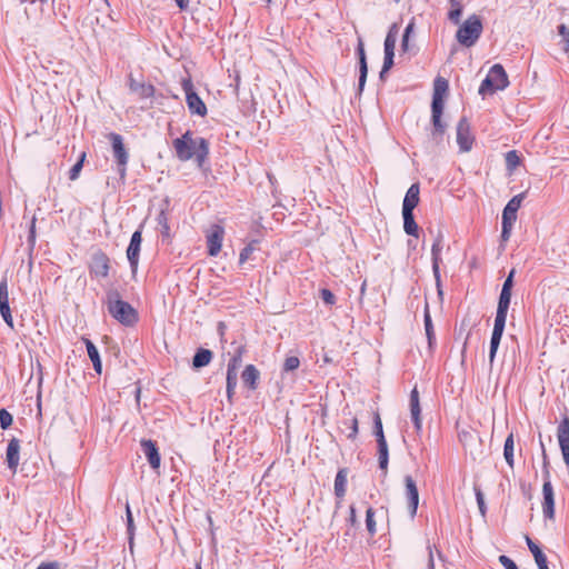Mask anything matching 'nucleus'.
<instances>
[{
  "label": "nucleus",
  "instance_id": "a211bd4d",
  "mask_svg": "<svg viewBox=\"0 0 569 569\" xmlns=\"http://www.w3.org/2000/svg\"><path fill=\"white\" fill-rule=\"evenodd\" d=\"M488 77L497 90H503L509 84L508 76L501 64H493L489 70Z\"/></svg>",
  "mask_w": 569,
  "mask_h": 569
},
{
  "label": "nucleus",
  "instance_id": "20e7f679",
  "mask_svg": "<svg viewBox=\"0 0 569 569\" xmlns=\"http://www.w3.org/2000/svg\"><path fill=\"white\" fill-rule=\"evenodd\" d=\"M108 139L112 147V153L117 162V171L121 179L126 178L127 173V164L129 161V152L123 143V138L121 134L116 132H110Z\"/></svg>",
  "mask_w": 569,
  "mask_h": 569
},
{
  "label": "nucleus",
  "instance_id": "680f3d73",
  "mask_svg": "<svg viewBox=\"0 0 569 569\" xmlns=\"http://www.w3.org/2000/svg\"><path fill=\"white\" fill-rule=\"evenodd\" d=\"M37 569H60L59 563L53 562H42Z\"/></svg>",
  "mask_w": 569,
  "mask_h": 569
},
{
  "label": "nucleus",
  "instance_id": "ddd939ff",
  "mask_svg": "<svg viewBox=\"0 0 569 569\" xmlns=\"http://www.w3.org/2000/svg\"><path fill=\"white\" fill-rule=\"evenodd\" d=\"M406 496L408 500V508L411 518L417 515L419 505V492L413 478L409 475L405 477Z\"/></svg>",
  "mask_w": 569,
  "mask_h": 569
},
{
  "label": "nucleus",
  "instance_id": "bb28decb",
  "mask_svg": "<svg viewBox=\"0 0 569 569\" xmlns=\"http://www.w3.org/2000/svg\"><path fill=\"white\" fill-rule=\"evenodd\" d=\"M260 377L259 370L253 365L246 366L244 370L242 371L241 378L246 386L249 387L251 390L257 389V381Z\"/></svg>",
  "mask_w": 569,
  "mask_h": 569
},
{
  "label": "nucleus",
  "instance_id": "37998d69",
  "mask_svg": "<svg viewBox=\"0 0 569 569\" xmlns=\"http://www.w3.org/2000/svg\"><path fill=\"white\" fill-rule=\"evenodd\" d=\"M373 433L376 436L377 441H385L386 440L385 433H383V429H382V422H381V418H380L379 413L375 415V419H373Z\"/></svg>",
  "mask_w": 569,
  "mask_h": 569
},
{
  "label": "nucleus",
  "instance_id": "72a5a7b5",
  "mask_svg": "<svg viewBox=\"0 0 569 569\" xmlns=\"http://www.w3.org/2000/svg\"><path fill=\"white\" fill-rule=\"evenodd\" d=\"M378 443V461H379V468L385 471V475L387 473L388 469V462H389V450H388V443L387 440L385 441H377Z\"/></svg>",
  "mask_w": 569,
  "mask_h": 569
},
{
  "label": "nucleus",
  "instance_id": "9d476101",
  "mask_svg": "<svg viewBox=\"0 0 569 569\" xmlns=\"http://www.w3.org/2000/svg\"><path fill=\"white\" fill-rule=\"evenodd\" d=\"M142 242V232L141 230H136L130 239V243L127 249V258L131 268L132 273L134 274L139 264V256Z\"/></svg>",
  "mask_w": 569,
  "mask_h": 569
},
{
  "label": "nucleus",
  "instance_id": "c9c22d12",
  "mask_svg": "<svg viewBox=\"0 0 569 569\" xmlns=\"http://www.w3.org/2000/svg\"><path fill=\"white\" fill-rule=\"evenodd\" d=\"M449 3H450V10L448 12V19L452 23L458 24L460 22L463 7H462L460 0H449Z\"/></svg>",
  "mask_w": 569,
  "mask_h": 569
},
{
  "label": "nucleus",
  "instance_id": "1a4fd4ad",
  "mask_svg": "<svg viewBox=\"0 0 569 569\" xmlns=\"http://www.w3.org/2000/svg\"><path fill=\"white\" fill-rule=\"evenodd\" d=\"M457 143L462 152H468L472 148L473 137L466 117H462L457 124Z\"/></svg>",
  "mask_w": 569,
  "mask_h": 569
},
{
  "label": "nucleus",
  "instance_id": "58836bf2",
  "mask_svg": "<svg viewBox=\"0 0 569 569\" xmlns=\"http://www.w3.org/2000/svg\"><path fill=\"white\" fill-rule=\"evenodd\" d=\"M157 222L160 227V232L162 237L169 238L170 237V227H169V219L166 211L161 210L159 214L157 216Z\"/></svg>",
  "mask_w": 569,
  "mask_h": 569
},
{
  "label": "nucleus",
  "instance_id": "3c124183",
  "mask_svg": "<svg viewBox=\"0 0 569 569\" xmlns=\"http://www.w3.org/2000/svg\"><path fill=\"white\" fill-rule=\"evenodd\" d=\"M116 301H123L118 290L110 289L107 292V307H113Z\"/></svg>",
  "mask_w": 569,
  "mask_h": 569
},
{
  "label": "nucleus",
  "instance_id": "7ed1b4c3",
  "mask_svg": "<svg viewBox=\"0 0 569 569\" xmlns=\"http://www.w3.org/2000/svg\"><path fill=\"white\" fill-rule=\"evenodd\" d=\"M483 30L482 20L477 14L469 16L456 33L457 41L467 48L476 44Z\"/></svg>",
  "mask_w": 569,
  "mask_h": 569
},
{
  "label": "nucleus",
  "instance_id": "6e6d98bb",
  "mask_svg": "<svg viewBox=\"0 0 569 569\" xmlns=\"http://www.w3.org/2000/svg\"><path fill=\"white\" fill-rule=\"evenodd\" d=\"M499 562L505 567V569H519L515 561L510 559L508 556H500Z\"/></svg>",
  "mask_w": 569,
  "mask_h": 569
},
{
  "label": "nucleus",
  "instance_id": "69168bd1",
  "mask_svg": "<svg viewBox=\"0 0 569 569\" xmlns=\"http://www.w3.org/2000/svg\"><path fill=\"white\" fill-rule=\"evenodd\" d=\"M428 550H429L428 569H435V560H433V552H432L431 546H428Z\"/></svg>",
  "mask_w": 569,
  "mask_h": 569
},
{
  "label": "nucleus",
  "instance_id": "774afa93",
  "mask_svg": "<svg viewBox=\"0 0 569 569\" xmlns=\"http://www.w3.org/2000/svg\"><path fill=\"white\" fill-rule=\"evenodd\" d=\"M387 34H391V36H393V38H396V39H397V34H398V24H397V23H393V24L390 27V29H389V31H388V33H387Z\"/></svg>",
  "mask_w": 569,
  "mask_h": 569
},
{
  "label": "nucleus",
  "instance_id": "6ab92c4d",
  "mask_svg": "<svg viewBox=\"0 0 569 569\" xmlns=\"http://www.w3.org/2000/svg\"><path fill=\"white\" fill-rule=\"evenodd\" d=\"M448 89H449V83L445 78H442V77L436 78L435 83H433L431 107H445L443 97L446 96Z\"/></svg>",
  "mask_w": 569,
  "mask_h": 569
},
{
  "label": "nucleus",
  "instance_id": "2eb2a0df",
  "mask_svg": "<svg viewBox=\"0 0 569 569\" xmlns=\"http://www.w3.org/2000/svg\"><path fill=\"white\" fill-rule=\"evenodd\" d=\"M0 313L4 320V322L13 329V319L9 306V293H8V284L7 280H2L0 282Z\"/></svg>",
  "mask_w": 569,
  "mask_h": 569
},
{
  "label": "nucleus",
  "instance_id": "dca6fc26",
  "mask_svg": "<svg viewBox=\"0 0 569 569\" xmlns=\"http://www.w3.org/2000/svg\"><path fill=\"white\" fill-rule=\"evenodd\" d=\"M542 512L543 516L548 519H552L555 516V495L551 481H543L542 486Z\"/></svg>",
  "mask_w": 569,
  "mask_h": 569
},
{
  "label": "nucleus",
  "instance_id": "13d9d810",
  "mask_svg": "<svg viewBox=\"0 0 569 569\" xmlns=\"http://www.w3.org/2000/svg\"><path fill=\"white\" fill-rule=\"evenodd\" d=\"M513 224L502 221L501 239L503 241L509 240Z\"/></svg>",
  "mask_w": 569,
  "mask_h": 569
},
{
  "label": "nucleus",
  "instance_id": "473e14b6",
  "mask_svg": "<svg viewBox=\"0 0 569 569\" xmlns=\"http://www.w3.org/2000/svg\"><path fill=\"white\" fill-rule=\"evenodd\" d=\"M403 230L407 234L418 237L419 227L415 221L413 212L402 211Z\"/></svg>",
  "mask_w": 569,
  "mask_h": 569
},
{
  "label": "nucleus",
  "instance_id": "2f4dec72",
  "mask_svg": "<svg viewBox=\"0 0 569 569\" xmlns=\"http://www.w3.org/2000/svg\"><path fill=\"white\" fill-rule=\"evenodd\" d=\"M244 351H246L244 347L241 345H238L234 347L233 355L231 356V358L228 362L227 371L238 372V369L242 365V357H243Z\"/></svg>",
  "mask_w": 569,
  "mask_h": 569
},
{
  "label": "nucleus",
  "instance_id": "864d4df0",
  "mask_svg": "<svg viewBox=\"0 0 569 569\" xmlns=\"http://www.w3.org/2000/svg\"><path fill=\"white\" fill-rule=\"evenodd\" d=\"M320 297L327 305H333L336 302V297L329 289H321Z\"/></svg>",
  "mask_w": 569,
  "mask_h": 569
},
{
  "label": "nucleus",
  "instance_id": "c85d7f7f",
  "mask_svg": "<svg viewBox=\"0 0 569 569\" xmlns=\"http://www.w3.org/2000/svg\"><path fill=\"white\" fill-rule=\"evenodd\" d=\"M348 469L341 468L338 470L335 478V495L337 498L342 499L346 495Z\"/></svg>",
  "mask_w": 569,
  "mask_h": 569
},
{
  "label": "nucleus",
  "instance_id": "79ce46f5",
  "mask_svg": "<svg viewBox=\"0 0 569 569\" xmlns=\"http://www.w3.org/2000/svg\"><path fill=\"white\" fill-rule=\"evenodd\" d=\"M366 527L370 536H375L377 532L376 521H375V510L369 507L366 511Z\"/></svg>",
  "mask_w": 569,
  "mask_h": 569
},
{
  "label": "nucleus",
  "instance_id": "4d7b16f0",
  "mask_svg": "<svg viewBox=\"0 0 569 569\" xmlns=\"http://www.w3.org/2000/svg\"><path fill=\"white\" fill-rule=\"evenodd\" d=\"M28 242L32 249L36 243V218L34 217L32 218L31 223H30Z\"/></svg>",
  "mask_w": 569,
  "mask_h": 569
},
{
  "label": "nucleus",
  "instance_id": "a18cd8bd",
  "mask_svg": "<svg viewBox=\"0 0 569 569\" xmlns=\"http://www.w3.org/2000/svg\"><path fill=\"white\" fill-rule=\"evenodd\" d=\"M300 366V360L298 357H295V356H291V357H288L286 358L284 362H283V371L284 372H290V371H293L296 369H298Z\"/></svg>",
  "mask_w": 569,
  "mask_h": 569
},
{
  "label": "nucleus",
  "instance_id": "ea45409f",
  "mask_svg": "<svg viewBox=\"0 0 569 569\" xmlns=\"http://www.w3.org/2000/svg\"><path fill=\"white\" fill-rule=\"evenodd\" d=\"M238 382V372L227 371V397L231 400Z\"/></svg>",
  "mask_w": 569,
  "mask_h": 569
},
{
  "label": "nucleus",
  "instance_id": "338daca9",
  "mask_svg": "<svg viewBox=\"0 0 569 569\" xmlns=\"http://www.w3.org/2000/svg\"><path fill=\"white\" fill-rule=\"evenodd\" d=\"M401 49H402L403 52L409 50V38L402 36Z\"/></svg>",
  "mask_w": 569,
  "mask_h": 569
},
{
  "label": "nucleus",
  "instance_id": "5fc2aeb1",
  "mask_svg": "<svg viewBox=\"0 0 569 569\" xmlns=\"http://www.w3.org/2000/svg\"><path fill=\"white\" fill-rule=\"evenodd\" d=\"M397 39L391 34H387L385 39V52H395Z\"/></svg>",
  "mask_w": 569,
  "mask_h": 569
},
{
  "label": "nucleus",
  "instance_id": "e433bc0d",
  "mask_svg": "<svg viewBox=\"0 0 569 569\" xmlns=\"http://www.w3.org/2000/svg\"><path fill=\"white\" fill-rule=\"evenodd\" d=\"M539 438H540V448H541V456H542L543 481H551L550 480V461H549V457L547 455V450H546L545 443L541 440V435H539Z\"/></svg>",
  "mask_w": 569,
  "mask_h": 569
},
{
  "label": "nucleus",
  "instance_id": "5701e85b",
  "mask_svg": "<svg viewBox=\"0 0 569 569\" xmlns=\"http://www.w3.org/2000/svg\"><path fill=\"white\" fill-rule=\"evenodd\" d=\"M419 193L420 188L418 183H412L409 189L407 190V193L405 196L403 202H402V211H410L413 212L415 208L419 203Z\"/></svg>",
  "mask_w": 569,
  "mask_h": 569
},
{
  "label": "nucleus",
  "instance_id": "49530a36",
  "mask_svg": "<svg viewBox=\"0 0 569 569\" xmlns=\"http://www.w3.org/2000/svg\"><path fill=\"white\" fill-rule=\"evenodd\" d=\"M12 415L7 409H0V427L6 430L12 425Z\"/></svg>",
  "mask_w": 569,
  "mask_h": 569
},
{
  "label": "nucleus",
  "instance_id": "6e6552de",
  "mask_svg": "<svg viewBox=\"0 0 569 569\" xmlns=\"http://www.w3.org/2000/svg\"><path fill=\"white\" fill-rule=\"evenodd\" d=\"M89 270L93 277L107 278L110 270L109 257L102 250H97L91 257Z\"/></svg>",
  "mask_w": 569,
  "mask_h": 569
},
{
  "label": "nucleus",
  "instance_id": "4be33fe9",
  "mask_svg": "<svg viewBox=\"0 0 569 569\" xmlns=\"http://www.w3.org/2000/svg\"><path fill=\"white\" fill-rule=\"evenodd\" d=\"M410 412L411 418L415 425V428L417 431L421 430L422 422H421V409H420V402H419V392L417 390V387H415L410 392Z\"/></svg>",
  "mask_w": 569,
  "mask_h": 569
},
{
  "label": "nucleus",
  "instance_id": "e2e57ef3",
  "mask_svg": "<svg viewBox=\"0 0 569 569\" xmlns=\"http://www.w3.org/2000/svg\"><path fill=\"white\" fill-rule=\"evenodd\" d=\"M413 29H415V22H413V20H411V21L408 23V26L406 27L405 32H403V34H402V36H403V37H407V38H409V39H410V36H411V33L413 32Z\"/></svg>",
  "mask_w": 569,
  "mask_h": 569
},
{
  "label": "nucleus",
  "instance_id": "c756f323",
  "mask_svg": "<svg viewBox=\"0 0 569 569\" xmlns=\"http://www.w3.org/2000/svg\"><path fill=\"white\" fill-rule=\"evenodd\" d=\"M84 343H86L88 356L93 365L96 372L101 373L102 363H101L100 355H99L97 347L89 339H84Z\"/></svg>",
  "mask_w": 569,
  "mask_h": 569
},
{
  "label": "nucleus",
  "instance_id": "4468645a",
  "mask_svg": "<svg viewBox=\"0 0 569 569\" xmlns=\"http://www.w3.org/2000/svg\"><path fill=\"white\" fill-rule=\"evenodd\" d=\"M526 197V192H521L512 197L506 204L502 211V221L515 224L517 220V212L521 207V202Z\"/></svg>",
  "mask_w": 569,
  "mask_h": 569
},
{
  "label": "nucleus",
  "instance_id": "393cba45",
  "mask_svg": "<svg viewBox=\"0 0 569 569\" xmlns=\"http://www.w3.org/2000/svg\"><path fill=\"white\" fill-rule=\"evenodd\" d=\"M129 88L132 92L139 94L140 98H151L154 94V87L152 84L137 81L132 74L129 76Z\"/></svg>",
  "mask_w": 569,
  "mask_h": 569
},
{
  "label": "nucleus",
  "instance_id": "bf43d9fd",
  "mask_svg": "<svg viewBox=\"0 0 569 569\" xmlns=\"http://www.w3.org/2000/svg\"><path fill=\"white\" fill-rule=\"evenodd\" d=\"M358 419L357 418H352L351 421H350V432L348 433V438L349 439H356L357 435H358Z\"/></svg>",
  "mask_w": 569,
  "mask_h": 569
},
{
  "label": "nucleus",
  "instance_id": "0e129e2a",
  "mask_svg": "<svg viewBox=\"0 0 569 569\" xmlns=\"http://www.w3.org/2000/svg\"><path fill=\"white\" fill-rule=\"evenodd\" d=\"M349 522L351 526H355L358 523L357 516H356V509L353 506H350Z\"/></svg>",
  "mask_w": 569,
  "mask_h": 569
},
{
  "label": "nucleus",
  "instance_id": "7c9ffc66",
  "mask_svg": "<svg viewBox=\"0 0 569 569\" xmlns=\"http://www.w3.org/2000/svg\"><path fill=\"white\" fill-rule=\"evenodd\" d=\"M212 359V352L209 349L200 348L197 350L192 359V367L199 369L210 363Z\"/></svg>",
  "mask_w": 569,
  "mask_h": 569
},
{
  "label": "nucleus",
  "instance_id": "f704fd0d",
  "mask_svg": "<svg viewBox=\"0 0 569 569\" xmlns=\"http://www.w3.org/2000/svg\"><path fill=\"white\" fill-rule=\"evenodd\" d=\"M513 451H515V441H513V435L510 433L506 440L503 446V456L506 459V462L510 468H513L515 460H513Z\"/></svg>",
  "mask_w": 569,
  "mask_h": 569
},
{
  "label": "nucleus",
  "instance_id": "8fccbe9b",
  "mask_svg": "<svg viewBox=\"0 0 569 569\" xmlns=\"http://www.w3.org/2000/svg\"><path fill=\"white\" fill-rule=\"evenodd\" d=\"M475 493H476V499H477V505H478L479 511H480L481 516H485L487 508H486L483 493H482L481 489L478 487H475Z\"/></svg>",
  "mask_w": 569,
  "mask_h": 569
},
{
  "label": "nucleus",
  "instance_id": "f03ea898",
  "mask_svg": "<svg viewBox=\"0 0 569 569\" xmlns=\"http://www.w3.org/2000/svg\"><path fill=\"white\" fill-rule=\"evenodd\" d=\"M176 157L180 161L194 158L197 166L202 168L209 156V142L204 138H193V133L187 130L181 137L172 141Z\"/></svg>",
  "mask_w": 569,
  "mask_h": 569
},
{
  "label": "nucleus",
  "instance_id": "0eeeda50",
  "mask_svg": "<svg viewBox=\"0 0 569 569\" xmlns=\"http://www.w3.org/2000/svg\"><path fill=\"white\" fill-rule=\"evenodd\" d=\"M441 251H442V234H441V232H439L432 243L431 256H432V272H433V277H435V281H436L438 296L440 298L443 295L442 287H441V276H440Z\"/></svg>",
  "mask_w": 569,
  "mask_h": 569
},
{
  "label": "nucleus",
  "instance_id": "a878e982",
  "mask_svg": "<svg viewBox=\"0 0 569 569\" xmlns=\"http://www.w3.org/2000/svg\"><path fill=\"white\" fill-rule=\"evenodd\" d=\"M423 323H425V331H426L429 349H432L433 345L436 342V333H435L428 302H426V305H425Z\"/></svg>",
  "mask_w": 569,
  "mask_h": 569
},
{
  "label": "nucleus",
  "instance_id": "b1692460",
  "mask_svg": "<svg viewBox=\"0 0 569 569\" xmlns=\"http://www.w3.org/2000/svg\"><path fill=\"white\" fill-rule=\"evenodd\" d=\"M431 120L433 126L432 136L433 138L441 139L447 128L446 123H443L441 120L443 107H431Z\"/></svg>",
  "mask_w": 569,
  "mask_h": 569
},
{
  "label": "nucleus",
  "instance_id": "39448f33",
  "mask_svg": "<svg viewBox=\"0 0 569 569\" xmlns=\"http://www.w3.org/2000/svg\"><path fill=\"white\" fill-rule=\"evenodd\" d=\"M108 311L112 318L126 327H132L139 320L138 311L127 301H116Z\"/></svg>",
  "mask_w": 569,
  "mask_h": 569
},
{
  "label": "nucleus",
  "instance_id": "603ef678",
  "mask_svg": "<svg viewBox=\"0 0 569 569\" xmlns=\"http://www.w3.org/2000/svg\"><path fill=\"white\" fill-rule=\"evenodd\" d=\"M558 32L562 37L565 46L563 51L569 52V29L565 24L558 27Z\"/></svg>",
  "mask_w": 569,
  "mask_h": 569
},
{
  "label": "nucleus",
  "instance_id": "f8f14e48",
  "mask_svg": "<svg viewBox=\"0 0 569 569\" xmlns=\"http://www.w3.org/2000/svg\"><path fill=\"white\" fill-rule=\"evenodd\" d=\"M224 236L223 227L212 224L207 234L208 254L211 257L218 256L221 250L222 240Z\"/></svg>",
  "mask_w": 569,
  "mask_h": 569
},
{
  "label": "nucleus",
  "instance_id": "423d86ee",
  "mask_svg": "<svg viewBox=\"0 0 569 569\" xmlns=\"http://www.w3.org/2000/svg\"><path fill=\"white\" fill-rule=\"evenodd\" d=\"M182 89L186 93V102L189 111L192 114H197L199 117H204L207 114V107L202 99L198 96V93L193 89V83L190 78H184L181 81Z\"/></svg>",
  "mask_w": 569,
  "mask_h": 569
},
{
  "label": "nucleus",
  "instance_id": "4c0bfd02",
  "mask_svg": "<svg viewBox=\"0 0 569 569\" xmlns=\"http://www.w3.org/2000/svg\"><path fill=\"white\" fill-rule=\"evenodd\" d=\"M258 249V241L257 240H252L251 242H249L240 252V256H239V263L240 264H243L244 262H247L249 259H251V256L252 253Z\"/></svg>",
  "mask_w": 569,
  "mask_h": 569
},
{
  "label": "nucleus",
  "instance_id": "c03bdc74",
  "mask_svg": "<svg viewBox=\"0 0 569 569\" xmlns=\"http://www.w3.org/2000/svg\"><path fill=\"white\" fill-rule=\"evenodd\" d=\"M395 52H385L383 66L380 71V79H383L385 73L393 67Z\"/></svg>",
  "mask_w": 569,
  "mask_h": 569
},
{
  "label": "nucleus",
  "instance_id": "09e8293b",
  "mask_svg": "<svg viewBox=\"0 0 569 569\" xmlns=\"http://www.w3.org/2000/svg\"><path fill=\"white\" fill-rule=\"evenodd\" d=\"M495 91H497V89L495 88V86H493V83H492L491 79L487 76V77L482 80V82H481V84H480V87H479V93H480V94H485V93H487V92L493 93Z\"/></svg>",
  "mask_w": 569,
  "mask_h": 569
},
{
  "label": "nucleus",
  "instance_id": "aec40b11",
  "mask_svg": "<svg viewBox=\"0 0 569 569\" xmlns=\"http://www.w3.org/2000/svg\"><path fill=\"white\" fill-rule=\"evenodd\" d=\"M20 453V441L17 438H12L7 447V463L8 468L16 473L19 466Z\"/></svg>",
  "mask_w": 569,
  "mask_h": 569
},
{
  "label": "nucleus",
  "instance_id": "412c9836",
  "mask_svg": "<svg viewBox=\"0 0 569 569\" xmlns=\"http://www.w3.org/2000/svg\"><path fill=\"white\" fill-rule=\"evenodd\" d=\"M357 53L359 57V73H360L358 90H359V93H361L365 88V84L367 81V74H368L366 52H365V47H363V42L361 39H359V42H358Z\"/></svg>",
  "mask_w": 569,
  "mask_h": 569
},
{
  "label": "nucleus",
  "instance_id": "a19ab883",
  "mask_svg": "<svg viewBox=\"0 0 569 569\" xmlns=\"http://www.w3.org/2000/svg\"><path fill=\"white\" fill-rule=\"evenodd\" d=\"M505 159L507 169L510 171L515 170L520 163V158L516 150L508 151Z\"/></svg>",
  "mask_w": 569,
  "mask_h": 569
},
{
  "label": "nucleus",
  "instance_id": "9b49d317",
  "mask_svg": "<svg viewBox=\"0 0 569 569\" xmlns=\"http://www.w3.org/2000/svg\"><path fill=\"white\" fill-rule=\"evenodd\" d=\"M557 438L563 462L569 467V418L565 416L557 428Z\"/></svg>",
  "mask_w": 569,
  "mask_h": 569
},
{
  "label": "nucleus",
  "instance_id": "cd10ccee",
  "mask_svg": "<svg viewBox=\"0 0 569 569\" xmlns=\"http://www.w3.org/2000/svg\"><path fill=\"white\" fill-rule=\"evenodd\" d=\"M526 542H527L528 548H529V550L531 551V553H532V556L535 558V561H536L538 568L539 569H549L548 568V562H547V557L541 551L539 546L536 545L528 536L526 537Z\"/></svg>",
  "mask_w": 569,
  "mask_h": 569
},
{
  "label": "nucleus",
  "instance_id": "de8ad7c7",
  "mask_svg": "<svg viewBox=\"0 0 569 569\" xmlns=\"http://www.w3.org/2000/svg\"><path fill=\"white\" fill-rule=\"evenodd\" d=\"M84 157H86V154H84V153H82V156H81L80 160H79V161H77V162L72 166V168L70 169V171H69V179H70V180H76V179H78V177H79V174H80V171H81V169H82V167H83V160H84Z\"/></svg>",
  "mask_w": 569,
  "mask_h": 569
},
{
  "label": "nucleus",
  "instance_id": "f3484780",
  "mask_svg": "<svg viewBox=\"0 0 569 569\" xmlns=\"http://www.w3.org/2000/svg\"><path fill=\"white\" fill-rule=\"evenodd\" d=\"M141 447L150 467L153 470H158L160 468L161 457L156 442L152 440L143 439L141 440Z\"/></svg>",
  "mask_w": 569,
  "mask_h": 569
},
{
  "label": "nucleus",
  "instance_id": "f257e3e1",
  "mask_svg": "<svg viewBox=\"0 0 569 569\" xmlns=\"http://www.w3.org/2000/svg\"><path fill=\"white\" fill-rule=\"evenodd\" d=\"M513 276H515V269H512L509 272L508 277L506 278V280L502 284V289L500 292L493 331H492L491 339H490V350H489L490 366H492L495 362L496 353L499 348L501 337H502V333L505 330L507 312H508V308H509L510 299H511V289L513 286Z\"/></svg>",
  "mask_w": 569,
  "mask_h": 569
},
{
  "label": "nucleus",
  "instance_id": "052dcab7",
  "mask_svg": "<svg viewBox=\"0 0 569 569\" xmlns=\"http://www.w3.org/2000/svg\"><path fill=\"white\" fill-rule=\"evenodd\" d=\"M126 513H127L128 531L130 532L133 528V518H132V513H131L129 505H127Z\"/></svg>",
  "mask_w": 569,
  "mask_h": 569
}]
</instances>
